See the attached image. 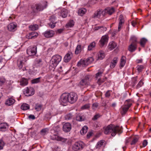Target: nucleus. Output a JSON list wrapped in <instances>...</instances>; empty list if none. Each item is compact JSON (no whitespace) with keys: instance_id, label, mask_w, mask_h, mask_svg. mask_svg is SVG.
<instances>
[{"instance_id":"1","label":"nucleus","mask_w":151,"mask_h":151,"mask_svg":"<svg viewBox=\"0 0 151 151\" xmlns=\"http://www.w3.org/2000/svg\"><path fill=\"white\" fill-rule=\"evenodd\" d=\"M122 127L110 124L105 128L104 132L106 134L111 133V135L114 137L117 133L119 135L122 132Z\"/></svg>"},{"instance_id":"2","label":"nucleus","mask_w":151,"mask_h":151,"mask_svg":"<svg viewBox=\"0 0 151 151\" xmlns=\"http://www.w3.org/2000/svg\"><path fill=\"white\" fill-rule=\"evenodd\" d=\"M85 146L84 144L81 141L76 142L72 145V149L74 151H79L83 150Z\"/></svg>"},{"instance_id":"3","label":"nucleus","mask_w":151,"mask_h":151,"mask_svg":"<svg viewBox=\"0 0 151 151\" xmlns=\"http://www.w3.org/2000/svg\"><path fill=\"white\" fill-rule=\"evenodd\" d=\"M91 76L89 75H87L84 76L80 82V85L81 86L86 87L90 84V81L91 80Z\"/></svg>"},{"instance_id":"4","label":"nucleus","mask_w":151,"mask_h":151,"mask_svg":"<svg viewBox=\"0 0 151 151\" xmlns=\"http://www.w3.org/2000/svg\"><path fill=\"white\" fill-rule=\"evenodd\" d=\"M93 57H88L86 59H81L78 62L77 64L78 66L82 65L83 67H85L90 63L93 60Z\"/></svg>"},{"instance_id":"5","label":"nucleus","mask_w":151,"mask_h":151,"mask_svg":"<svg viewBox=\"0 0 151 151\" xmlns=\"http://www.w3.org/2000/svg\"><path fill=\"white\" fill-rule=\"evenodd\" d=\"M68 96L69 102L70 103H73L76 102L77 100L78 96L76 93L72 92L68 93Z\"/></svg>"},{"instance_id":"6","label":"nucleus","mask_w":151,"mask_h":151,"mask_svg":"<svg viewBox=\"0 0 151 151\" xmlns=\"http://www.w3.org/2000/svg\"><path fill=\"white\" fill-rule=\"evenodd\" d=\"M68 93H64L61 96L60 99V102L61 104H66L68 102H69Z\"/></svg>"},{"instance_id":"7","label":"nucleus","mask_w":151,"mask_h":151,"mask_svg":"<svg viewBox=\"0 0 151 151\" xmlns=\"http://www.w3.org/2000/svg\"><path fill=\"white\" fill-rule=\"evenodd\" d=\"M47 6V2L44 1L42 3L36 4V9L37 11H42L46 8Z\"/></svg>"},{"instance_id":"8","label":"nucleus","mask_w":151,"mask_h":151,"mask_svg":"<svg viewBox=\"0 0 151 151\" xmlns=\"http://www.w3.org/2000/svg\"><path fill=\"white\" fill-rule=\"evenodd\" d=\"M24 93L27 96H30L33 95L34 93V91L31 87L28 88L27 87L24 89Z\"/></svg>"},{"instance_id":"9","label":"nucleus","mask_w":151,"mask_h":151,"mask_svg":"<svg viewBox=\"0 0 151 151\" xmlns=\"http://www.w3.org/2000/svg\"><path fill=\"white\" fill-rule=\"evenodd\" d=\"M108 40V37L107 35H105L103 36L99 41L100 46L101 47H103L106 44Z\"/></svg>"},{"instance_id":"10","label":"nucleus","mask_w":151,"mask_h":151,"mask_svg":"<svg viewBox=\"0 0 151 151\" xmlns=\"http://www.w3.org/2000/svg\"><path fill=\"white\" fill-rule=\"evenodd\" d=\"M114 12V8L113 7H107L103 10V16H104L106 14H107L111 15Z\"/></svg>"},{"instance_id":"11","label":"nucleus","mask_w":151,"mask_h":151,"mask_svg":"<svg viewBox=\"0 0 151 151\" xmlns=\"http://www.w3.org/2000/svg\"><path fill=\"white\" fill-rule=\"evenodd\" d=\"M37 52V47L34 46L32 48L27 50V53L29 56H33L35 55Z\"/></svg>"},{"instance_id":"12","label":"nucleus","mask_w":151,"mask_h":151,"mask_svg":"<svg viewBox=\"0 0 151 151\" xmlns=\"http://www.w3.org/2000/svg\"><path fill=\"white\" fill-rule=\"evenodd\" d=\"M49 20L50 22L48 24L51 28H53L55 27V24L56 22L55 21V17L54 15H52L50 17Z\"/></svg>"},{"instance_id":"13","label":"nucleus","mask_w":151,"mask_h":151,"mask_svg":"<svg viewBox=\"0 0 151 151\" xmlns=\"http://www.w3.org/2000/svg\"><path fill=\"white\" fill-rule=\"evenodd\" d=\"M55 127H54L51 130V133H55V134L51 136V139L53 140H57L58 141L59 136H58L57 134L58 133V130L55 131Z\"/></svg>"},{"instance_id":"14","label":"nucleus","mask_w":151,"mask_h":151,"mask_svg":"<svg viewBox=\"0 0 151 151\" xmlns=\"http://www.w3.org/2000/svg\"><path fill=\"white\" fill-rule=\"evenodd\" d=\"M71 129V126L70 123H66L63 125V130L65 132H68L70 131Z\"/></svg>"},{"instance_id":"15","label":"nucleus","mask_w":151,"mask_h":151,"mask_svg":"<svg viewBox=\"0 0 151 151\" xmlns=\"http://www.w3.org/2000/svg\"><path fill=\"white\" fill-rule=\"evenodd\" d=\"M17 24L15 23H10L7 27V28L10 31L14 32L17 29Z\"/></svg>"},{"instance_id":"16","label":"nucleus","mask_w":151,"mask_h":151,"mask_svg":"<svg viewBox=\"0 0 151 151\" xmlns=\"http://www.w3.org/2000/svg\"><path fill=\"white\" fill-rule=\"evenodd\" d=\"M103 11L102 9H99L95 12L92 17L94 18H99L101 14L103 16Z\"/></svg>"},{"instance_id":"17","label":"nucleus","mask_w":151,"mask_h":151,"mask_svg":"<svg viewBox=\"0 0 151 151\" xmlns=\"http://www.w3.org/2000/svg\"><path fill=\"white\" fill-rule=\"evenodd\" d=\"M119 19V24L118 30L119 31L124 23L123 16L122 14L120 15Z\"/></svg>"},{"instance_id":"18","label":"nucleus","mask_w":151,"mask_h":151,"mask_svg":"<svg viewBox=\"0 0 151 151\" xmlns=\"http://www.w3.org/2000/svg\"><path fill=\"white\" fill-rule=\"evenodd\" d=\"M55 34L54 32L52 30H48L45 31L44 34L45 36L47 38L52 37Z\"/></svg>"},{"instance_id":"19","label":"nucleus","mask_w":151,"mask_h":151,"mask_svg":"<svg viewBox=\"0 0 151 151\" xmlns=\"http://www.w3.org/2000/svg\"><path fill=\"white\" fill-rule=\"evenodd\" d=\"M118 61V59L117 57H114L112 60L111 61L110 67L111 68H114L116 64L117 63Z\"/></svg>"},{"instance_id":"20","label":"nucleus","mask_w":151,"mask_h":151,"mask_svg":"<svg viewBox=\"0 0 151 151\" xmlns=\"http://www.w3.org/2000/svg\"><path fill=\"white\" fill-rule=\"evenodd\" d=\"M42 65V60L41 59H36L34 63V65L37 68L40 67Z\"/></svg>"},{"instance_id":"21","label":"nucleus","mask_w":151,"mask_h":151,"mask_svg":"<svg viewBox=\"0 0 151 151\" xmlns=\"http://www.w3.org/2000/svg\"><path fill=\"white\" fill-rule=\"evenodd\" d=\"M38 35L37 32H32L29 33L28 35L26 36V37L29 39H32L35 38Z\"/></svg>"},{"instance_id":"22","label":"nucleus","mask_w":151,"mask_h":151,"mask_svg":"<svg viewBox=\"0 0 151 151\" xmlns=\"http://www.w3.org/2000/svg\"><path fill=\"white\" fill-rule=\"evenodd\" d=\"M15 102V100L12 98H9L7 99L5 102V104L8 106L12 105Z\"/></svg>"},{"instance_id":"23","label":"nucleus","mask_w":151,"mask_h":151,"mask_svg":"<svg viewBox=\"0 0 151 151\" xmlns=\"http://www.w3.org/2000/svg\"><path fill=\"white\" fill-rule=\"evenodd\" d=\"M62 57L58 58L57 57H52L51 61H52L53 64H55V65L58 64L61 60Z\"/></svg>"},{"instance_id":"24","label":"nucleus","mask_w":151,"mask_h":151,"mask_svg":"<svg viewBox=\"0 0 151 151\" xmlns=\"http://www.w3.org/2000/svg\"><path fill=\"white\" fill-rule=\"evenodd\" d=\"M20 85L22 86L27 85L28 83V80L24 78H22L20 81Z\"/></svg>"},{"instance_id":"25","label":"nucleus","mask_w":151,"mask_h":151,"mask_svg":"<svg viewBox=\"0 0 151 151\" xmlns=\"http://www.w3.org/2000/svg\"><path fill=\"white\" fill-rule=\"evenodd\" d=\"M116 45V43L115 42H111L109 44L108 48L110 50H111L115 48Z\"/></svg>"},{"instance_id":"26","label":"nucleus","mask_w":151,"mask_h":151,"mask_svg":"<svg viewBox=\"0 0 151 151\" xmlns=\"http://www.w3.org/2000/svg\"><path fill=\"white\" fill-rule=\"evenodd\" d=\"M126 57H122L120 60V67L122 68L124 67L126 63Z\"/></svg>"},{"instance_id":"27","label":"nucleus","mask_w":151,"mask_h":151,"mask_svg":"<svg viewBox=\"0 0 151 151\" xmlns=\"http://www.w3.org/2000/svg\"><path fill=\"white\" fill-rule=\"evenodd\" d=\"M137 46L135 45L130 44L128 47V50L130 52L134 51L136 49Z\"/></svg>"},{"instance_id":"28","label":"nucleus","mask_w":151,"mask_h":151,"mask_svg":"<svg viewBox=\"0 0 151 151\" xmlns=\"http://www.w3.org/2000/svg\"><path fill=\"white\" fill-rule=\"evenodd\" d=\"M7 125L6 123H3L0 124V129L1 131H4L6 130Z\"/></svg>"},{"instance_id":"29","label":"nucleus","mask_w":151,"mask_h":151,"mask_svg":"<svg viewBox=\"0 0 151 151\" xmlns=\"http://www.w3.org/2000/svg\"><path fill=\"white\" fill-rule=\"evenodd\" d=\"M68 11L66 9H63L61 11V16L62 17L65 18L67 15Z\"/></svg>"},{"instance_id":"30","label":"nucleus","mask_w":151,"mask_h":151,"mask_svg":"<svg viewBox=\"0 0 151 151\" xmlns=\"http://www.w3.org/2000/svg\"><path fill=\"white\" fill-rule=\"evenodd\" d=\"M147 41V40L146 38H142L140 40L139 43L142 47H144Z\"/></svg>"},{"instance_id":"31","label":"nucleus","mask_w":151,"mask_h":151,"mask_svg":"<svg viewBox=\"0 0 151 151\" xmlns=\"http://www.w3.org/2000/svg\"><path fill=\"white\" fill-rule=\"evenodd\" d=\"M86 12V10L84 8H82L79 9L78 11V14L81 16H83L85 14Z\"/></svg>"},{"instance_id":"32","label":"nucleus","mask_w":151,"mask_h":151,"mask_svg":"<svg viewBox=\"0 0 151 151\" xmlns=\"http://www.w3.org/2000/svg\"><path fill=\"white\" fill-rule=\"evenodd\" d=\"M88 127L86 126L83 127L80 131L81 134L83 135L86 134L88 130Z\"/></svg>"},{"instance_id":"33","label":"nucleus","mask_w":151,"mask_h":151,"mask_svg":"<svg viewBox=\"0 0 151 151\" xmlns=\"http://www.w3.org/2000/svg\"><path fill=\"white\" fill-rule=\"evenodd\" d=\"M130 41L131 42V44L135 45L137 46V39L136 37H131L130 39Z\"/></svg>"},{"instance_id":"34","label":"nucleus","mask_w":151,"mask_h":151,"mask_svg":"<svg viewBox=\"0 0 151 151\" xmlns=\"http://www.w3.org/2000/svg\"><path fill=\"white\" fill-rule=\"evenodd\" d=\"M21 108L23 110H26L29 109V106L27 104H23L21 105Z\"/></svg>"},{"instance_id":"35","label":"nucleus","mask_w":151,"mask_h":151,"mask_svg":"<svg viewBox=\"0 0 151 151\" xmlns=\"http://www.w3.org/2000/svg\"><path fill=\"white\" fill-rule=\"evenodd\" d=\"M29 27V29L31 30L35 31L37 30L38 29V26L36 24L32 25H30Z\"/></svg>"},{"instance_id":"36","label":"nucleus","mask_w":151,"mask_h":151,"mask_svg":"<svg viewBox=\"0 0 151 151\" xmlns=\"http://www.w3.org/2000/svg\"><path fill=\"white\" fill-rule=\"evenodd\" d=\"M132 101L130 99H128L125 101L124 106L129 108L132 106Z\"/></svg>"},{"instance_id":"37","label":"nucleus","mask_w":151,"mask_h":151,"mask_svg":"<svg viewBox=\"0 0 151 151\" xmlns=\"http://www.w3.org/2000/svg\"><path fill=\"white\" fill-rule=\"evenodd\" d=\"M28 59L27 57H20V58L18 60V63L19 62H21L24 64H25V63Z\"/></svg>"},{"instance_id":"38","label":"nucleus","mask_w":151,"mask_h":151,"mask_svg":"<svg viewBox=\"0 0 151 151\" xmlns=\"http://www.w3.org/2000/svg\"><path fill=\"white\" fill-rule=\"evenodd\" d=\"M99 29H101V31L104 32L106 30V28L103 26L96 27L94 28V30L95 31Z\"/></svg>"},{"instance_id":"39","label":"nucleus","mask_w":151,"mask_h":151,"mask_svg":"<svg viewBox=\"0 0 151 151\" xmlns=\"http://www.w3.org/2000/svg\"><path fill=\"white\" fill-rule=\"evenodd\" d=\"M42 107V105L40 104H37L35 106V109L37 111H39L41 109Z\"/></svg>"},{"instance_id":"40","label":"nucleus","mask_w":151,"mask_h":151,"mask_svg":"<svg viewBox=\"0 0 151 151\" xmlns=\"http://www.w3.org/2000/svg\"><path fill=\"white\" fill-rule=\"evenodd\" d=\"M104 142L103 140H101L97 142L96 147L97 149H99L100 148L103 146Z\"/></svg>"},{"instance_id":"41","label":"nucleus","mask_w":151,"mask_h":151,"mask_svg":"<svg viewBox=\"0 0 151 151\" xmlns=\"http://www.w3.org/2000/svg\"><path fill=\"white\" fill-rule=\"evenodd\" d=\"M96 45V43L94 42H91L88 46V50H91Z\"/></svg>"},{"instance_id":"42","label":"nucleus","mask_w":151,"mask_h":151,"mask_svg":"<svg viewBox=\"0 0 151 151\" xmlns=\"http://www.w3.org/2000/svg\"><path fill=\"white\" fill-rule=\"evenodd\" d=\"M74 24V22L73 20H70L66 25L65 27L66 28L71 27H73Z\"/></svg>"},{"instance_id":"43","label":"nucleus","mask_w":151,"mask_h":151,"mask_svg":"<svg viewBox=\"0 0 151 151\" xmlns=\"http://www.w3.org/2000/svg\"><path fill=\"white\" fill-rule=\"evenodd\" d=\"M76 120L78 121H82L84 120V117L80 114H78L76 117Z\"/></svg>"},{"instance_id":"44","label":"nucleus","mask_w":151,"mask_h":151,"mask_svg":"<svg viewBox=\"0 0 151 151\" xmlns=\"http://www.w3.org/2000/svg\"><path fill=\"white\" fill-rule=\"evenodd\" d=\"M81 45H78L76 47L75 51V53L76 54H78L81 51Z\"/></svg>"},{"instance_id":"45","label":"nucleus","mask_w":151,"mask_h":151,"mask_svg":"<svg viewBox=\"0 0 151 151\" xmlns=\"http://www.w3.org/2000/svg\"><path fill=\"white\" fill-rule=\"evenodd\" d=\"M129 108L124 106L122 108V115H124L127 112Z\"/></svg>"},{"instance_id":"46","label":"nucleus","mask_w":151,"mask_h":151,"mask_svg":"<svg viewBox=\"0 0 151 151\" xmlns=\"http://www.w3.org/2000/svg\"><path fill=\"white\" fill-rule=\"evenodd\" d=\"M41 77L36 78L31 80V82L32 83H38L40 81Z\"/></svg>"},{"instance_id":"47","label":"nucleus","mask_w":151,"mask_h":151,"mask_svg":"<svg viewBox=\"0 0 151 151\" xmlns=\"http://www.w3.org/2000/svg\"><path fill=\"white\" fill-rule=\"evenodd\" d=\"M73 117V115L71 113L66 114L65 115V118L66 120H70L72 119Z\"/></svg>"},{"instance_id":"48","label":"nucleus","mask_w":151,"mask_h":151,"mask_svg":"<svg viewBox=\"0 0 151 151\" xmlns=\"http://www.w3.org/2000/svg\"><path fill=\"white\" fill-rule=\"evenodd\" d=\"M5 143L3 141L2 139H0V150L3 149L4 146L5 145Z\"/></svg>"},{"instance_id":"49","label":"nucleus","mask_w":151,"mask_h":151,"mask_svg":"<svg viewBox=\"0 0 151 151\" xmlns=\"http://www.w3.org/2000/svg\"><path fill=\"white\" fill-rule=\"evenodd\" d=\"M98 57L105 56L106 55L104 52L102 50H101L97 53Z\"/></svg>"},{"instance_id":"50","label":"nucleus","mask_w":151,"mask_h":151,"mask_svg":"<svg viewBox=\"0 0 151 151\" xmlns=\"http://www.w3.org/2000/svg\"><path fill=\"white\" fill-rule=\"evenodd\" d=\"M137 70L138 72H140L142 71L144 67L143 65H139L137 66Z\"/></svg>"},{"instance_id":"51","label":"nucleus","mask_w":151,"mask_h":151,"mask_svg":"<svg viewBox=\"0 0 151 151\" xmlns=\"http://www.w3.org/2000/svg\"><path fill=\"white\" fill-rule=\"evenodd\" d=\"M101 115L99 114H96L92 118V120H96L98 119L101 116Z\"/></svg>"},{"instance_id":"52","label":"nucleus","mask_w":151,"mask_h":151,"mask_svg":"<svg viewBox=\"0 0 151 151\" xmlns=\"http://www.w3.org/2000/svg\"><path fill=\"white\" fill-rule=\"evenodd\" d=\"M90 107V104H87L81 107V109H87L89 108Z\"/></svg>"},{"instance_id":"53","label":"nucleus","mask_w":151,"mask_h":151,"mask_svg":"<svg viewBox=\"0 0 151 151\" xmlns=\"http://www.w3.org/2000/svg\"><path fill=\"white\" fill-rule=\"evenodd\" d=\"M5 79L4 78L0 77V86H1L2 85L4 84L5 83Z\"/></svg>"},{"instance_id":"54","label":"nucleus","mask_w":151,"mask_h":151,"mask_svg":"<svg viewBox=\"0 0 151 151\" xmlns=\"http://www.w3.org/2000/svg\"><path fill=\"white\" fill-rule=\"evenodd\" d=\"M45 117L47 119H50L51 116V113L50 112H47L45 115Z\"/></svg>"},{"instance_id":"55","label":"nucleus","mask_w":151,"mask_h":151,"mask_svg":"<svg viewBox=\"0 0 151 151\" xmlns=\"http://www.w3.org/2000/svg\"><path fill=\"white\" fill-rule=\"evenodd\" d=\"M99 104L97 103H95L93 104L92 108L93 109L95 110L98 107Z\"/></svg>"},{"instance_id":"56","label":"nucleus","mask_w":151,"mask_h":151,"mask_svg":"<svg viewBox=\"0 0 151 151\" xmlns=\"http://www.w3.org/2000/svg\"><path fill=\"white\" fill-rule=\"evenodd\" d=\"M138 140V139L137 138H134L132 141L131 142V145H135L136 143L137 142Z\"/></svg>"},{"instance_id":"57","label":"nucleus","mask_w":151,"mask_h":151,"mask_svg":"<svg viewBox=\"0 0 151 151\" xmlns=\"http://www.w3.org/2000/svg\"><path fill=\"white\" fill-rule=\"evenodd\" d=\"M144 83L142 80H141L137 84V88H139L142 86L143 85Z\"/></svg>"},{"instance_id":"58","label":"nucleus","mask_w":151,"mask_h":151,"mask_svg":"<svg viewBox=\"0 0 151 151\" xmlns=\"http://www.w3.org/2000/svg\"><path fill=\"white\" fill-rule=\"evenodd\" d=\"M105 81V80L104 79H99L98 80L97 83L98 84V85L100 86V85L102 83H103Z\"/></svg>"},{"instance_id":"59","label":"nucleus","mask_w":151,"mask_h":151,"mask_svg":"<svg viewBox=\"0 0 151 151\" xmlns=\"http://www.w3.org/2000/svg\"><path fill=\"white\" fill-rule=\"evenodd\" d=\"M137 77H136L134 78H133L132 79V83H133V86H134L135 84L137 83Z\"/></svg>"},{"instance_id":"60","label":"nucleus","mask_w":151,"mask_h":151,"mask_svg":"<svg viewBox=\"0 0 151 151\" xmlns=\"http://www.w3.org/2000/svg\"><path fill=\"white\" fill-rule=\"evenodd\" d=\"M71 59V57H64V61L65 63L68 62Z\"/></svg>"},{"instance_id":"61","label":"nucleus","mask_w":151,"mask_h":151,"mask_svg":"<svg viewBox=\"0 0 151 151\" xmlns=\"http://www.w3.org/2000/svg\"><path fill=\"white\" fill-rule=\"evenodd\" d=\"M67 139L63 138V137H59L58 141H61L63 142H65L67 141Z\"/></svg>"},{"instance_id":"62","label":"nucleus","mask_w":151,"mask_h":151,"mask_svg":"<svg viewBox=\"0 0 151 151\" xmlns=\"http://www.w3.org/2000/svg\"><path fill=\"white\" fill-rule=\"evenodd\" d=\"M110 93L109 90L105 94V96L106 97H109L110 96Z\"/></svg>"},{"instance_id":"63","label":"nucleus","mask_w":151,"mask_h":151,"mask_svg":"<svg viewBox=\"0 0 151 151\" xmlns=\"http://www.w3.org/2000/svg\"><path fill=\"white\" fill-rule=\"evenodd\" d=\"M103 71H101L99 72L96 74V78H97L99 76H100L101 74L103 73Z\"/></svg>"},{"instance_id":"64","label":"nucleus","mask_w":151,"mask_h":151,"mask_svg":"<svg viewBox=\"0 0 151 151\" xmlns=\"http://www.w3.org/2000/svg\"><path fill=\"white\" fill-rule=\"evenodd\" d=\"M147 143H148V142H147V140L146 139L144 140L143 141V143H142L143 147H145L147 145Z\"/></svg>"}]
</instances>
